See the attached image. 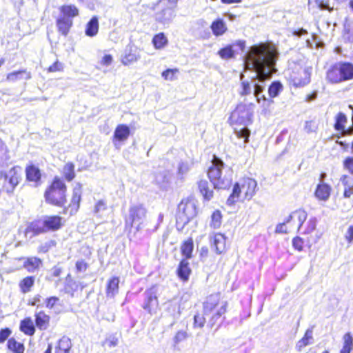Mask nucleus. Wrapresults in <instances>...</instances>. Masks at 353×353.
Listing matches in <instances>:
<instances>
[{"label": "nucleus", "mask_w": 353, "mask_h": 353, "mask_svg": "<svg viewBox=\"0 0 353 353\" xmlns=\"http://www.w3.org/2000/svg\"><path fill=\"white\" fill-rule=\"evenodd\" d=\"M67 185L58 176H54L46 187L43 196L46 203L57 208H63V214L69 216L75 215L80 208L82 185L77 183L73 188L70 202L67 203Z\"/></svg>", "instance_id": "f257e3e1"}, {"label": "nucleus", "mask_w": 353, "mask_h": 353, "mask_svg": "<svg viewBox=\"0 0 353 353\" xmlns=\"http://www.w3.org/2000/svg\"><path fill=\"white\" fill-rule=\"evenodd\" d=\"M278 56L279 52L274 44L261 42L250 47L245 61L256 72L255 79L259 82H265L276 71L274 67Z\"/></svg>", "instance_id": "f03ea898"}, {"label": "nucleus", "mask_w": 353, "mask_h": 353, "mask_svg": "<svg viewBox=\"0 0 353 353\" xmlns=\"http://www.w3.org/2000/svg\"><path fill=\"white\" fill-rule=\"evenodd\" d=\"M65 223L64 218L59 214L47 215L28 223L23 234L32 238L48 232H57L63 228Z\"/></svg>", "instance_id": "7ed1b4c3"}, {"label": "nucleus", "mask_w": 353, "mask_h": 353, "mask_svg": "<svg viewBox=\"0 0 353 353\" xmlns=\"http://www.w3.org/2000/svg\"><path fill=\"white\" fill-rule=\"evenodd\" d=\"M228 303L224 301L219 292L213 293L206 297L203 303L204 314L208 318V325L219 327L225 319Z\"/></svg>", "instance_id": "20e7f679"}, {"label": "nucleus", "mask_w": 353, "mask_h": 353, "mask_svg": "<svg viewBox=\"0 0 353 353\" xmlns=\"http://www.w3.org/2000/svg\"><path fill=\"white\" fill-rule=\"evenodd\" d=\"M325 79L332 85L353 80V63L340 61L332 63L325 72Z\"/></svg>", "instance_id": "39448f33"}, {"label": "nucleus", "mask_w": 353, "mask_h": 353, "mask_svg": "<svg viewBox=\"0 0 353 353\" xmlns=\"http://www.w3.org/2000/svg\"><path fill=\"white\" fill-rule=\"evenodd\" d=\"M256 181L250 177H244L240 182L234 183L232 193L228 196L226 203L229 206L234 205L241 196L245 200H250L256 193Z\"/></svg>", "instance_id": "423d86ee"}, {"label": "nucleus", "mask_w": 353, "mask_h": 353, "mask_svg": "<svg viewBox=\"0 0 353 353\" xmlns=\"http://www.w3.org/2000/svg\"><path fill=\"white\" fill-rule=\"evenodd\" d=\"M60 15L56 19L58 32L67 37L73 26V19L79 15V9L74 4H63L59 7Z\"/></svg>", "instance_id": "0eeeda50"}, {"label": "nucleus", "mask_w": 353, "mask_h": 353, "mask_svg": "<svg viewBox=\"0 0 353 353\" xmlns=\"http://www.w3.org/2000/svg\"><path fill=\"white\" fill-rule=\"evenodd\" d=\"M223 161L216 154L212 155L211 165L207 172L208 177L216 189L226 190L232 184V179L223 176Z\"/></svg>", "instance_id": "6e6552de"}, {"label": "nucleus", "mask_w": 353, "mask_h": 353, "mask_svg": "<svg viewBox=\"0 0 353 353\" xmlns=\"http://www.w3.org/2000/svg\"><path fill=\"white\" fill-rule=\"evenodd\" d=\"M255 104L238 103L235 108L231 112L228 122L230 125L248 126L253 122L254 108Z\"/></svg>", "instance_id": "1a4fd4ad"}, {"label": "nucleus", "mask_w": 353, "mask_h": 353, "mask_svg": "<svg viewBox=\"0 0 353 353\" xmlns=\"http://www.w3.org/2000/svg\"><path fill=\"white\" fill-rule=\"evenodd\" d=\"M307 217V214L305 210L301 208L295 210L290 214L284 222L276 225L275 231L279 234L298 231L303 226Z\"/></svg>", "instance_id": "9d476101"}, {"label": "nucleus", "mask_w": 353, "mask_h": 353, "mask_svg": "<svg viewBox=\"0 0 353 353\" xmlns=\"http://www.w3.org/2000/svg\"><path fill=\"white\" fill-rule=\"evenodd\" d=\"M312 67L296 63L291 68L288 75L289 83L294 88H301L310 82Z\"/></svg>", "instance_id": "9b49d317"}, {"label": "nucleus", "mask_w": 353, "mask_h": 353, "mask_svg": "<svg viewBox=\"0 0 353 353\" xmlns=\"http://www.w3.org/2000/svg\"><path fill=\"white\" fill-rule=\"evenodd\" d=\"M0 178L3 179L2 192L8 195H12L23 180L22 168L19 165H14L8 172H1Z\"/></svg>", "instance_id": "f8f14e48"}, {"label": "nucleus", "mask_w": 353, "mask_h": 353, "mask_svg": "<svg viewBox=\"0 0 353 353\" xmlns=\"http://www.w3.org/2000/svg\"><path fill=\"white\" fill-rule=\"evenodd\" d=\"M195 204L190 200H183L178 205L176 212V226L182 230L192 219L197 215Z\"/></svg>", "instance_id": "ddd939ff"}, {"label": "nucleus", "mask_w": 353, "mask_h": 353, "mask_svg": "<svg viewBox=\"0 0 353 353\" xmlns=\"http://www.w3.org/2000/svg\"><path fill=\"white\" fill-rule=\"evenodd\" d=\"M146 214L147 210L143 204L131 206L128 217L125 219V230L130 232L135 227L136 232L139 231Z\"/></svg>", "instance_id": "4468645a"}, {"label": "nucleus", "mask_w": 353, "mask_h": 353, "mask_svg": "<svg viewBox=\"0 0 353 353\" xmlns=\"http://www.w3.org/2000/svg\"><path fill=\"white\" fill-rule=\"evenodd\" d=\"M26 181L31 186L38 188L42 183V172L40 168L33 164H28L25 168Z\"/></svg>", "instance_id": "2eb2a0df"}, {"label": "nucleus", "mask_w": 353, "mask_h": 353, "mask_svg": "<svg viewBox=\"0 0 353 353\" xmlns=\"http://www.w3.org/2000/svg\"><path fill=\"white\" fill-rule=\"evenodd\" d=\"M131 134L130 129L126 124H119L116 126L112 141L116 148H119L121 143L126 141Z\"/></svg>", "instance_id": "dca6fc26"}, {"label": "nucleus", "mask_w": 353, "mask_h": 353, "mask_svg": "<svg viewBox=\"0 0 353 353\" xmlns=\"http://www.w3.org/2000/svg\"><path fill=\"white\" fill-rule=\"evenodd\" d=\"M235 47H238L242 52L244 51L245 48V41L243 40H239L230 45H227L218 51V54L221 59L225 60L234 58L236 54V50H234Z\"/></svg>", "instance_id": "f3484780"}, {"label": "nucleus", "mask_w": 353, "mask_h": 353, "mask_svg": "<svg viewBox=\"0 0 353 353\" xmlns=\"http://www.w3.org/2000/svg\"><path fill=\"white\" fill-rule=\"evenodd\" d=\"M159 300L157 293L153 289H149L145 292V299L143 308L149 314H155L159 308Z\"/></svg>", "instance_id": "a211bd4d"}, {"label": "nucleus", "mask_w": 353, "mask_h": 353, "mask_svg": "<svg viewBox=\"0 0 353 353\" xmlns=\"http://www.w3.org/2000/svg\"><path fill=\"white\" fill-rule=\"evenodd\" d=\"M210 245L217 254L227 250L226 236L221 232H215L210 236Z\"/></svg>", "instance_id": "6ab92c4d"}, {"label": "nucleus", "mask_w": 353, "mask_h": 353, "mask_svg": "<svg viewBox=\"0 0 353 353\" xmlns=\"http://www.w3.org/2000/svg\"><path fill=\"white\" fill-rule=\"evenodd\" d=\"M34 321L37 330L45 331L50 327L51 316L44 310L36 311L34 314Z\"/></svg>", "instance_id": "aec40b11"}, {"label": "nucleus", "mask_w": 353, "mask_h": 353, "mask_svg": "<svg viewBox=\"0 0 353 353\" xmlns=\"http://www.w3.org/2000/svg\"><path fill=\"white\" fill-rule=\"evenodd\" d=\"M188 259H182L178 265L176 270V274L179 279L182 282H187L192 273V270L190 267V263L188 261Z\"/></svg>", "instance_id": "412c9836"}, {"label": "nucleus", "mask_w": 353, "mask_h": 353, "mask_svg": "<svg viewBox=\"0 0 353 353\" xmlns=\"http://www.w3.org/2000/svg\"><path fill=\"white\" fill-rule=\"evenodd\" d=\"M37 329L34 321L30 316H26L20 321L19 330L26 336H33Z\"/></svg>", "instance_id": "4be33fe9"}, {"label": "nucleus", "mask_w": 353, "mask_h": 353, "mask_svg": "<svg viewBox=\"0 0 353 353\" xmlns=\"http://www.w3.org/2000/svg\"><path fill=\"white\" fill-rule=\"evenodd\" d=\"M24 259L23 267L29 272H33L40 269L43 265V261L38 256L20 257L19 261Z\"/></svg>", "instance_id": "5701e85b"}, {"label": "nucleus", "mask_w": 353, "mask_h": 353, "mask_svg": "<svg viewBox=\"0 0 353 353\" xmlns=\"http://www.w3.org/2000/svg\"><path fill=\"white\" fill-rule=\"evenodd\" d=\"M331 192V185L326 183L321 182L316 185L314 196L319 201H326L330 197Z\"/></svg>", "instance_id": "b1692460"}, {"label": "nucleus", "mask_w": 353, "mask_h": 353, "mask_svg": "<svg viewBox=\"0 0 353 353\" xmlns=\"http://www.w3.org/2000/svg\"><path fill=\"white\" fill-rule=\"evenodd\" d=\"M54 353H73L72 341L67 336H62L55 343Z\"/></svg>", "instance_id": "393cba45"}, {"label": "nucleus", "mask_w": 353, "mask_h": 353, "mask_svg": "<svg viewBox=\"0 0 353 353\" xmlns=\"http://www.w3.org/2000/svg\"><path fill=\"white\" fill-rule=\"evenodd\" d=\"M99 30V18L97 16H93L85 24V34L89 37H94L98 34Z\"/></svg>", "instance_id": "a878e982"}, {"label": "nucleus", "mask_w": 353, "mask_h": 353, "mask_svg": "<svg viewBox=\"0 0 353 353\" xmlns=\"http://www.w3.org/2000/svg\"><path fill=\"white\" fill-rule=\"evenodd\" d=\"M210 28L212 34L216 37L224 34L228 30L225 22L221 18L214 20L210 25Z\"/></svg>", "instance_id": "bb28decb"}, {"label": "nucleus", "mask_w": 353, "mask_h": 353, "mask_svg": "<svg viewBox=\"0 0 353 353\" xmlns=\"http://www.w3.org/2000/svg\"><path fill=\"white\" fill-rule=\"evenodd\" d=\"M61 174L63 180L68 182L73 181L76 177L74 163L71 161L65 163L62 168Z\"/></svg>", "instance_id": "cd10ccee"}, {"label": "nucleus", "mask_w": 353, "mask_h": 353, "mask_svg": "<svg viewBox=\"0 0 353 353\" xmlns=\"http://www.w3.org/2000/svg\"><path fill=\"white\" fill-rule=\"evenodd\" d=\"M119 290V278L112 276L108 279L106 285L105 294L108 297H114Z\"/></svg>", "instance_id": "c85d7f7f"}, {"label": "nucleus", "mask_w": 353, "mask_h": 353, "mask_svg": "<svg viewBox=\"0 0 353 353\" xmlns=\"http://www.w3.org/2000/svg\"><path fill=\"white\" fill-rule=\"evenodd\" d=\"M181 254L183 256V259H190L192 257L194 250V241L192 237L188 238L183 241L181 245Z\"/></svg>", "instance_id": "c756f323"}, {"label": "nucleus", "mask_w": 353, "mask_h": 353, "mask_svg": "<svg viewBox=\"0 0 353 353\" xmlns=\"http://www.w3.org/2000/svg\"><path fill=\"white\" fill-rule=\"evenodd\" d=\"M312 330L308 329L305 332L303 336L297 341L296 344V350L298 352H301L306 346L312 343Z\"/></svg>", "instance_id": "7c9ffc66"}, {"label": "nucleus", "mask_w": 353, "mask_h": 353, "mask_svg": "<svg viewBox=\"0 0 353 353\" xmlns=\"http://www.w3.org/2000/svg\"><path fill=\"white\" fill-rule=\"evenodd\" d=\"M343 187V196L344 198L350 199L353 195V180L350 176L344 174L340 179Z\"/></svg>", "instance_id": "2f4dec72"}, {"label": "nucleus", "mask_w": 353, "mask_h": 353, "mask_svg": "<svg viewBox=\"0 0 353 353\" xmlns=\"http://www.w3.org/2000/svg\"><path fill=\"white\" fill-rule=\"evenodd\" d=\"M198 188L199 192L202 194L205 201H210L214 196L213 190L210 188L209 184L205 180H200L198 182Z\"/></svg>", "instance_id": "473e14b6"}, {"label": "nucleus", "mask_w": 353, "mask_h": 353, "mask_svg": "<svg viewBox=\"0 0 353 353\" xmlns=\"http://www.w3.org/2000/svg\"><path fill=\"white\" fill-rule=\"evenodd\" d=\"M57 245V242L56 240L52 238H48L38 245L37 251L39 254H47L55 248Z\"/></svg>", "instance_id": "72a5a7b5"}, {"label": "nucleus", "mask_w": 353, "mask_h": 353, "mask_svg": "<svg viewBox=\"0 0 353 353\" xmlns=\"http://www.w3.org/2000/svg\"><path fill=\"white\" fill-rule=\"evenodd\" d=\"M152 43L156 50H161L168 45V40L163 32H159L154 35Z\"/></svg>", "instance_id": "f704fd0d"}, {"label": "nucleus", "mask_w": 353, "mask_h": 353, "mask_svg": "<svg viewBox=\"0 0 353 353\" xmlns=\"http://www.w3.org/2000/svg\"><path fill=\"white\" fill-rule=\"evenodd\" d=\"M353 350V336L350 332H346L343 336V345L339 353H351Z\"/></svg>", "instance_id": "c9c22d12"}, {"label": "nucleus", "mask_w": 353, "mask_h": 353, "mask_svg": "<svg viewBox=\"0 0 353 353\" xmlns=\"http://www.w3.org/2000/svg\"><path fill=\"white\" fill-rule=\"evenodd\" d=\"M7 348L12 353H24L25 345L23 343L19 342L15 338H10L6 344Z\"/></svg>", "instance_id": "e433bc0d"}, {"label": "nucleus", "mask_w": 353, "mask_h": 353, "mask_svg": "<svg viewBox=\"0 0 353 353\" xmlns=\"http://www.w3.org/2000/svg\"><path fill=\"white\" fill-rule=\"evenodd\" d=\"M34 281L35 278L34 276H27L22 279L19 283L20 291L23 294L30 292L34 284Z\"/></svg>", "instance_id": "4c0bfd02"}, {"label": "nucleus", "mask_w": 353, "mask_h": 353, "mask_svg": "<svg viewBox=\"0 0 353 353\" xmlns=\"http://www.w3.org/2000/svg\"><path fill=\"white\" fill-rule=\"evenodd\" d=\"M230 126L232 127L234 132L238 138H243L245 143H248L249 142L250 130L247 128V126L235 125Z\"/></svg>", "instance_id": "58836bf2"}, {"label": "nucleus", "mask_w": 353, "mask_h": 353, "mask_svg": "<svg viewBox=\"0 0 353 353\" xmlns=\"http://www.w3.org/2000/svg\"><path fill=\"white\" fill-rule=\"evenodd\" d=\"M223 214L219 210H215L211 214L210 227L212 229H219L222 224Z\"/></svg>", "instance_id": "ea45409f"}, {"label": "nucleus", "mask_w": 353, "mask_h": 353, "mask_svg": "<svg viewBox=\"0 0 353 353\" xmlns=\"http://www.w3.org/2000/svg\"><path fill=\"white\" fill-rule=\"evenodd\" d=\"M283 86L279 81H272L268 86V94L270 99L275 98L283 91Z\"/></svg>", "instance_id": "a19ab883"}, {"label": "nucleus", "mask_w": 353, "mask_h": 353, "mask_svg": "<svg viewBox=\"0 0 353 353\" xmlns=\"http://www.w3.org/2000/svg\"><path fill=\"white\" fill-rule=\"evenodd\" d=\"M347 122V118L346 115L344 113L340 112L337 113L335 117L334 128L338 132L344 131V128L345 127Z\"/></svg>", "instance_id": "79ce46f5"}, {"label": "nucleus", "mask_w": 353, "mask_h": 353, "mask_svg": "<svg viewBox=\"0 0 353 353\" xmlns=\"http://www.w3.org/2000/svg\"><path fill=\"white\" fill-rule=\"evenodd\" d=\"M292 244L294 250L299 252H301L303 250L305 244L309 245L310 246L311 239L309 237L304 239L299 236H296L292 239Z\"/></svg>", "instance_id": "37998d69"}, {"label": "nucleus", "mask_w": 353, "mask_h": 353, "mask_svg": "<svg viewBox=\"0 0 353 353\" xmlns=\"http://www.w3.org/2000/svg\"><path fill=\"white\" fill-rule=\"evenodd\" d=\"M25 74L26 79H30L32 77L31 73L30 72H27L26 70H19L17 71H13L12 72L8 73L6 75V79L8 81H15L19 79V75Z\"/></svg>", "instance_id": "c03bdc74"}, {"label": "nucleus", "mask_w": 353, "mask_h": 353, "mask_svg": "<svg viewBox=\"0 0 353 353\" xmlns=\"http://www.w3.org/2000/svg\"><path fill=\"white\" fill-rule=\"evenodd\" d=\"M139 59V56L136 54L134 52L130 49L128 52H126L121 58V63L124 65H129L136 62Z\"/></svg>", "instance_id": "a18cd8bd"}, {"label": "nucleus", "mask_w": 353, "mask_h": 353, "mask_svg": "<svg viewBox=\"0 0 353 353\" xmlns=\"http://www.w3.org/2000/svg\"><path fill=\"white\" fill-rule=\"evenodd\" d=\"M254 97L256 98V102L261 105L265 112L268 110L270 105L273 103V100L270 97L267 98L264 94H261Z\"/></svg>", "instance_id": "49530a36"}, {"label": "nucleus", "mask_w": 353, "mask_h": 353, "mask_svg": "<svg viewBox=\"0 0 353 353\" xmlns=\"http://www.w3.org/2000/svg\"><path fill=\"white\" fill-rule=\"evenodd\" d=\"M207 321L208 318L203 312L202 313H196L194 316L193 327L194 328H203Z\"/></svg>", "instance_id": "de8ad7c7"}, {"label": "nucleus", "mask_w": 353, "mask_h": 353, "mask_svg": "<svg viewBox=\"0 0 353 353\" xmlns=\"http://www.w3.org/2000/svg\"><path fill=\"white\" fill-rule=\"evenodd\" d=\"M45 306L48 310H54L56 307L61 305L60 299L57 296H50L45 299Z\"/></svg>", "instance_id": "09e8293b"}, {"label": "nucleus", "mask_w": 353, "mask_h": 353, "mask_svg": "<svg viewBox=\"0 0 353 353\" xmlns=\"http://www.w3.org/2000/svg\"><path fill=\"white\" fill-rule=\"evenodd\" d=\"M252 92V84L248 80H241L240 83L239 95L241 97H245L250 94Z\"/></svg>", "instance_id": "8fccbe9b"}, {"label": "nucleus", "mask_w": 353, "mask_h": 353, "mask_svg": "<svg viewBox=\"0 0 353 353\" xmlns=\"http://www.w3.org/2000/svg\"><path fill=\"white\" fill-rule=\"evenodd\" d=\"M179 72L178 68H169L161 72V77L166 81H174L176 79V75Z\"/></svg>", "instance_id": "3c124183"}, {"label": "nucleus", "mask_w": 353, "mask_h": 353, "mask_svg": "<svg viewBox=\"0 0 353 353\" xmlns=\"http://www.w3.org/2000/svg\"><path fill=\"white\" fill-rule=\"evenodd\" d=\"M66 283L65 285V290L66 292H74L77 290L78 285L76 281L72 278L70 274H68L65 277Z\"/></svg>", "instance_id": "603ef678"}, {"label": "nucleus", "mask_w": 353, "mask_h": 353, "mask_svg": "<svg viewBox=\"0 0 353 353\" xmlns=\"http://www.w3.org/2000/svg\"><path fill=\"white\" fill-rule=\"evenodd\" d=\"M319 127V121L314 119L311 120L306 121L304 125V130L305 131L310 134L316 132L318 130Z\"/></svg>", "instance_id": "864d4df0"}, {"label": "nucleus", "mask_w": 353, "mask_h": 353, "mask_svg": "<svg viewBox=\"0 0 353 353\" xmlns=\"http://www.w3.org/2000/svg\"><path fill=\"white\" fill-rule=\"evenodd\" d=\"M316 227V219L315 218H310L303 227V233L304 234H310L313 232Z\"/></svg>", "instance_id": "5fc2aeb1"}, {"label": "nucleus", "mask_w": 353, "mask_h": 353, "mask_svg": "<svg viewBox=\"0 0 353 353\" xmlns=\"http://www.w3.org/2000/svg\"><path fill=\"white\" fill-rule=\"evenodd\" d=\"M343 167L345 170L353 176V157H346L343 161Z\"/></svg>", "instance_id": "6e6d98bb"}, {"label": "nucleus", "mask_w": 353, "mask_h": 353, "mask_svg": "<svg viewBox=\"0 0 353 353\" xmlns=\"http://www.w3.org/2000/svg\"><path fill=\"white\" fill-rule=\"evenodd\" d=\"M63 64L57 59L50 65L46 70L48 72H57L63 71Z\"/></svg>", "instance_id": "4d7b16f0"}, {"label": "nucleus", "mask_w": 353, "mask_h": 353, "mask_svg": "<svg viewBox=\"0 0 353 353\" xmlns=\"http://www.w3.org/2000/svg\"><path fill=\"white\" fill-rule=\"evenodd\" d=\"M11 334L12 330L9 327L0 329V344L3 343L6 341L8 340Z\"/></svg>", "instance_id": "13d9d810"}, {"label": "nucleus", "mask_w": 353, "mask_h": 353, "mask_svg": "<svg viewBox=\"0 0 353 353\" xmlns=\"http://www.w3.org/2000/svg\"><path fill=\"white\" fill-rule=\"evenodd\" d=\"M89 266V263L82 259L78 260L75 263V268L77 272L86 271L88 269Z\"/></svg>", "instance_id": "bf43d9fd"}, {"label": "nucleus", "mask_w": 353, "mask_h": 353, "mask_svg": "<svg viewBox=\"0 0 353 353\" xmlns=\"http://www.w3.org/2000/svg\"><path fill=\"white\" fill-rule=\"evenodd\" d=\"M314 1L316 6L322 10H327L329 12L333 10V8L329 6V0H314Z\"/></svg>", "instance_id": "052dcab7"}, {"label": "nucleus", "mask_w": 353, "mask_h": 353, "mask_svg": "<svg viewBox=\"0 0 353 353\" xmlns=\"http://www.w3.org/2000/svg\"><path fill=\"white\" fill-rule=\"evenodd\" d=\"M187 337H188V334L185 331H183V330L178 331L174 337V344L175 345L179 344L181 341L185 340Z\"/></svg>", "instance_id": "680f3d73"}, {"label": "nucleus", "mask_w": 353, "mask_h": 353, "mask_svg": "<svg viewBox=\"0 0 353 353\" xmlns=\"http://www.w3.org/2000/svg\"><path fill=\"white\" fill-rule=\"evenodd\" d=\"M117 344H118V339H117V338H116L115 336H113L106 338L103 342V345L108 347H115L117 345Z\"/></svg>", "instance_id": "e2e57ef3"}, {"label": "nucleus", "mask_w": 353, "mask_h": 353, "mask_svg": "<svg viewBox=\"0 0 353 353\" xmlns=\"http://www.w3.org/2000/svg\"><path fill=\"white\" fill-rule=\"evenodd\" d=\"M106 209H107V205H106L105 202L103 200H99L96 203V204L94 205V213L96 214H99L100 212L104 211Z\"/></svg>", "instance_id": "0e129e2a"}, {"label": "nucleus", "mask_w": 353, "mask_h": 353, "mask_svg": "<svg viewBox=\"0 0 353 353\" xmlns=\"http://www.w3.org/2000/svg\"><path fill=\"white\" fill-rule=\"evenodd\" d=\"M112 62L113 57L110 54H107L102 57L101 60L100 61V64L103 66H108L111 65Z\"/></svg>", "instance_id": "69168bd1"}, {"label": "nucleus", "mask_w": 353, "mask_h": 353, "mask_svg": "<svg viewBox=\"0 0 353 353\" xmlns=\"http://www.w3.org/2000/svg\"><path fill=\"white\" fill-rule=\"evenodd\" d=\"M345 239L348 244H352L353 243V224L348 227L345 234Z\"/></svg>", "instance_id": "338daca9"}, {"label": "nucleus", "mask_w": 353, "mask_h": 353, "mask_svg": "<svg viewBox=\"0 0 353 353\" xmlns=\"http://www.w3.org/2000/svg\"><path fill=\"white\" fill-rule=\"evenodd\" d=\"M253 88H254L253 94L254 96L262 94L265 90V85L263 84H261L259 83H254L253 84Z\"/></svg>", "instance_id": "774afa93"}]
</instances>
